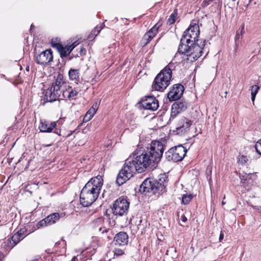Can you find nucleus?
Instances as JSON below:
<instances>
[{"mask_svg":"<svg viewBox=\"0 0 261 261\" xmlns=\"http://www.w3.org/2000/svg\"><path fill=\"white\" fill-rule=\"evenodd\" d=\"M225 204V202H224V201H223L222 202V205H224V204Z\"/></svg>","mask_w":261,"mask_h":261,"instance_id":"52","label":"nucleus"},{"mask_svg":"<svg viewBox=\"0 0 261 261\" xmlns=\"http://www.w3.org/2000/svg\"><path fill=\"white\" fill-rule=\"evenodd\" d=\"M108 230H109V229H107V228H102V227H100V228H99V231H101V232H102V233H104V232H108Z\"/></svg>","mask_w":261,"mask_h":261,"instance_id":"43","label":"nucleus"},{"mask_svg":"<svg viewBox=\"0 0 261 261\" xmlns=\"http://www.w3.org/2000/svg\"><path fill=\"white\" fill-rule=\"evenodd\" d=\"M192 198H193V196L191 194L183 195L182 197V202L184 204H187L191 201Z\"/></svg>","mask_w":261,"mask_h":261,"instance_id":"30","label":"nucleus"},{"mask_svg":"<svg viewBox=\"0 0 261 261\" xmlns=\"http://www.w3.org/2000/svg\"><path fill=\"white\" fill-rule=\"evenodd\" d=\"M53 60V52L50 49L43 51L35 56V61L39 65H49Z\"/></svg>","mask_w":261,"mask_h":261,"instance_id":"11","label":"nucleus"},{"mask_svg":"<svg viewBox=\"0 0 261 261\" xmlns=\"http://www.w3.org/2000/svg\"><path fill=\"white\" fill-rule=\"evenodd\" d=\"M155 34H151V35H149V34H145L141 40V44L143 46L146 45L155 37Z\"/></svg>","mask_w":261,"mask_h":261,"instance_id":"25","label":"nucleus"},{"mask_svg":"<svg viewBox=\"0 0 261 261\" xmlns=\"http://www.w3.org/2000/svg\"><path fill=\"white\" fill-rule=\"evenodd\" d=\"M57 122H50L45 120H41L39 128L41 132L50 133L56 126Z\"/></svg>","mask_w":261,"mask_h":261,"instance_id":"17","label":"nucleus"},{"mask_svg":"<svg viewBox=\"0 0 261 261\" xmlns=\"http://www.w3.org/2000/svg\"><path fill=\"white\" fill-rule=\"evenodd\" d=\"M184 90V87L181 84L174 85L167 94V97L169 101H173L179 99L183 94Z\"/></svg>","mask_w":261,"mask_h":261,"instance_id":"13","label":"nucleus"},{"mask_svg":"<svg viewBox=\"0 0 261 261\" xmlns=\"http://www.w3.org/2000/svg\"><path fill=\"white\" fill-rule=\"evenodd\" d=\"M72 57H70V58H69V60H71V59H72Z\"/></svg>","mask_w":261,"mask_h":261,"instance_id":"53","label":"nucleus"},{"mask_svg":"<svg viewBox=\"0 0 261 261\" xmlns=\"http://www.w3.org/2000/svg\"><path fill=\"white\" fill-rule=\"evenodd\" d=\"M99 195V193L85 185L80 193V203L84 207L89 206L96 201Z\"/></svg>","mask_w":261,"mask_h":261,"instance_id":"7","label":"nucleus"},{"mask_svg":"<svg viewBox=\"0 0 261 261\" xmlns=\"http://www.w3.org/2000/svg\"><path fill=\"white\" fill-rule=\"evenodd\" d=\"M51 46L56 48L57 50L60 48V46L62 44L60 39L59 38H53L50 42Z\"/></svg>","mask_w":261,"mask_h":261,"instance_id":"27","label":"nucleus"},{"mask_svg":"<svg viewBox=\"0 0 261 261\" xmlns=\"http://www.w3.org/2000/svg\"><path fill=\"white\" fill-rule=\"evenodd\" d=\"M105 27L104 22L97 24L94 29L93 33H100L102 29Z\"/></svg>","mask_w":261,"mask_h":261,"instance_id":"32","label":"nucleus"},{"mask_svg":"<svg viewBox=\"0 0 261 261\" xmlns=\"http://www.w3.org/2000/svg\"><path fill=\"white\" fill-rule=\"evenodd\" d=\"M138 154V152L135 151L133 153V157L130 156L125 161V163L128 166L131 167L133 172L135 170L138 173H142L145 171L149 165L153 166L151 160L145 152L140 155Z\"/></svg>","mask_w":261,"mask_h":261,"instance_id":"4","label":"nucleus"},{"mask_svg":"<svg viewBox=\"0 0 261 261\" xmlns=\"http://www.w3.org/2000/svg\"><path fill=\"white\" fill-rule=\"evenodd\" d=\"M221 3L220 0H203L201 6L205 8L210 5L213 6L214 4L219 6L220 5H221Z\"/></svg>","mask_w":261,"mask_h":261,"instance_id":"23","label":"nucleus"},{"mask_svg":"<svg viewBox=\"0 0 261 261\" xmlns=\"http://www.w3.org/2000/svg\"><path fill=\"white\" fill-rule=\"evenodd\" d=\"M47 225H48V223H47V221H46V219L44 218V219L40 221L36 224V227L34 230L39 229L41 227L47 226Z\"/></svg>","mask_w":261,"mask_h":261,"instance_id":"31","label":"nucleus"},{"mask_svg":"<svg viewBox=\"0 0 261 261\" xmlns=\"http://www.w3.org/2000/svg\"><path fill=\"white\" fill-rule=\"evenodd\" d=\"M92 117H92L91 115H90L87 113H86V114H85V115L84 117L83 121L84 122H88L89 120H90L92 118Z\"/></svg>","mask_w":261,"mask_h":261,"instance_id":"37","label":"nucleus"},{"mask_svg":"<svg viewBox=\"0 0 261 261\" xmlns=\"http://www.w3.org/2000/svg\"><path fill=\"white\" fill-rule=\"evenodd\" d=\"M115 256H120L124 254V250L120 248H115L113 251Z\"/></svg>","mask_w":261,"mask_h":261,"instance_id":"35","label":"nucleus"},{"mask_svg":"<svg viewBox=\"0 0 261 261\" xmlns=\"http://www.w3.org/2000/svg\"><path fill=\"white\" fill-rule=\"evenodd\" d=\"M191 31V33H200L199 21L196 20H193L189 28L184 32Z\"/></svg>","mask_w":261,"mask_h":261,"instance_id":"20","label":"nucleus"},{"mask_svg":"<svg viewBox=\"0 0 261 261\" xmlns=\"http://www.w3.org/2000/svg\"><path fill=\"white\" fill-rule=\"evenodd\" d=\"M175 65L170 63L162 70L155 76L152 88L155 91H163L170 85L172 77V71L174 70Z\"/></svg>","mask_w":261,"mask_h":261,"instance_id":"5","label":"nucleus"},{"mask_svg":"<svg viewBox=\"0 0 261 261\" xmlns=\"http://www.w3.org/2000/svg\"><path fill=\"white\" fill-rule=\"evenodd\" d=\"M224 238V232L223 231L221 230V232H220V236H219V242H221L222 240Z\"/></svg>","mask_w":261,"mask_h":261,"instance_id":"41","label":"nucleus"},{"mask_svg":"<svg viewBox=\"0 0 261 261\" xmlns=\"http://www.w3.org/2000/svg\"><path fill=\"white\" fill-rule=\"evenodd\" d=\"M251 175V174H249L246 176H243L242 178H241L242 180L245 181V180H247V179L249 178H250L251 177L250 176Z\"/></svg>","mask_w":261,"mask_h":261,"instance_id":"42","label":"nucleus"},{"mask_svg":"<svg viewBox=\"0 0 261 261\" xmlns=\"http://www.w3.org/2000/svg\"><path fill=\"white\" fill-rule=\"evenodd\" d=\"M187 150L182 145H179L171 147L165 152V156L168 161L177 162L181 161L185 156Z\"/></svg>","mask_w":261,"mask_h":261,"instance_id":"8","label":"nucleus"},{"mask_svg":"<svg viewBox=\"0 0 261 261\" xmlns=\"http://www.w3.org/2000/svg\"><path fill=\"white\" fill-rule=\"evenodd\" d=\"M259 89V87L257 85H255L251 87V101H252L253 103H254L256 95Z\"/></svg>","mask_w":261,"mask_h":261,"instance_id":"29","label":"nucleus"},{"mask_svg":"<svg viewBox=\"0 0 261 261\" xmlns=\"http://www.w3.org/2000/svg\"><path fill=\"white\" fill-rule=\"evenodd\" d=\"M3 256H4L3 253L0 251V261L2 260Z\"/></svg>","mask_w":261,"mask_h":261,"instance_id":"49","label":"nucleus"},{"mask_svg":"<svg viewBox=\"0 0 261 261\" xmlns=\"http://www.w3.org/2000/svg\"><path fill=\"white\" fill-rule=\"evenodd\" d=\"M133 176V172L132 171L131 167L128 166L126 163L123 168L119 171L116 178V182L119 186L123 185L127 180Z\"/></svg>","mask_w":261,"mask_h":261,"instance_id":"10","label":"nucleus"},{"mask_svg":"<svg viewBox=\"0 0 261 261\" xmlns=\"http://www.w3.org/2000/svg\"><path fill=\"white\" fill-rule=\"evenodd\" d=\"M114 241L116 245H125L127 244L128 236L126 232L120 231L115 236Z\"/></svg>","mask_w":261,"mask_h":261,"instance_id":"18","label":"nucleus"},{"mask_svg":"<svg viewBox=\"0 0 261 261\" xmlns=\"http://www.w3.org/2000/svg\"><path fill=\"white\" fill-rule=\"evenodd\" d=\"M129 202L126 198L120 197L113 203L112 210L116 216H125L128 213Z\"/></svg>","mask_w":261,"mask_h":261,"instance_id":"9","label":"nucleus"},{"mask_svg":"<svg viewBox=\"0 0 261 261\" xmlns=\"http://www.w3.org/2000/svg\"><path fill=\"white\" fill-rule=\"evenodd\" d=\"M96 112V111L94 110V109H92L91 108L87 113L90 115H91L92 117H93Z\"/></svg>","mask_w":261,"mask_h":261,"instance_id":"39","label":"nucleus"},{"mask_svg":"<svg viewBox=\"0 0 261 261\" xmlns=\"http://www.w3.org/2000/svg\"><path fill=\"white\" fill-rule=\"evenodd\" d=\"M34 28H35V25L33 24H32L31 25V27H30V31H33V29H34Z\"/></svg>","mask_w":261,"mask_h":261,"instance_id":"50","label":"nucleus"},{"mask_svg":"<svg viewBox=\"0 0 261 261\" xmlns=\"http://www.w3.org/2000/svg\"><path fill=\"white\" fill-rule=\"evenodd\" d=\"M67 41L69 43L70 47L71 48L72 50H73V49L82 42L81 38H77L76 37L71 38Z\"/></svg>","mask_w":261,"mask_h":261,"instance_id":"24","label":"nucleus"},{"mask_svg":"<svg viewBox=\"0 0 261 261\" xmlns=\"http://www.w3.org/2000/svg\"><path fill=\"white\" fill-rule=\"evenodd\" d=\"M242 38V34H236L234 40H235V45L236 47L237 48L239 45L240 42V40Z\"/></svg>","mask_w":261,"mask_h":261,"instance_id":"33","label":"nucleus"},{"mask_svg":"<svg viewBox=\"0 0 261 261\" xmlns=\"http://www.w3.org/2000/svg\"><path fill=\"white\" fill-rule=\"evenodd\" d=\"M103 221L102 218L99 217L93 221V224H100Z\"/></svg>","mask_w":261,"mask_h":261,"instance_id":"38","label":"nucleus"},{"mask_svg":"<svg viewBox=\"0 0 261 261\" xmlns=\"http://www.w3.org/2000/svg\"><path fill=\"white\" fill-rule=\"evenodd\" d=\"M92 109H94V110L96 111L98 109V105L97 103H95L93 105V106L91 107Z\"/></svg>","mask_w":261,"mask_h":261,"instance_id":"45","label":"nucleus"},{"mask_svg":"<svg viewBox=\"0 0 261 261\" xmlns=\"http://www.w3.org/2000/svg\"><path fill=\"white\" fill-rule=\"evenodd\" d=\"M177 15L178 10L177 9H175L172 13L169 16V17L167 20V23L170 24L174 23L177 19Z\"/></svg>","mask_w":261,"mask_h":261,"instance_id":"26","label":"nucleus"},{"mask_svg":"<svg viewBox=\"0 0 261 261\" xmlns=\"http://www.w3.org/2000/svg\"><path fill=\"white\" fill-rule=\"evenodd\" d=\"M200 34H185L180 39L178 52L187 56L188 62H193L202 56L205 40L199 39Z\"/></svg>","mask_w":261,"mask_h":261,"instance_id":"1","label":"nucleus"},{"mask_svg":"<svg viewBox=\"0 0 261 261\" xmlns=\"http://www.w3.org/2000/svg\"><path fill=\"white\" fill-rule=\"evenodd\" d=\"M68 75L70 80L79 81L80 79L79 70L70 69L68 71Z\"/></svg>","mask_w":261,"mask_h":261,"instance_id":"22","label":"nucleus"},{"mask_svg":"<svg viewBox=\"0 0 261 261\" xmlns=\"http://www.w3.org/2000/svg\"><path fill=\"white\" fill-rule=\"evenodd\" d=\"M244 26H245L244 23H242V24L241 25V33H243V32H244Z\"/></svg>","mask_w":261,"mask_h":261,"instance_id":"48","label":"nucleus"},{"mask_svg":"<svg viewBox=\"0 0 261 261\" xmlns=\"http://www.w3.org/2000/svg\"><path fill=\"white\" fill-rule=\"evenodd\" d=\"M72 51L67 41L64 42L58 50V51L60 54V57L62 59H64L68 56Z\"/></svg>","mask_w":261,"mask_h":261,"instance_id":"19","label":"nucleus"},{"mask_svg":"<svg viewBox=\"0 0 261 261\" xmlns=\"http://www.w3.org/2000/svg\"><path fill=\"white\" fill-rule=\"evenodd\" d=\"M11 239L14 243V245L12 246V247H13L22 239L21 237V231H18L11 237Z\"/></svg>","mask_w":261,"mask_h":261,"instance_id":"28","label":"nucleus"},{"mask_svg":"<svg viewBox=\"0 0 261 261\" xmlns=\"http://www.w3.org/2000/svg\"><path fill=\"white\" fill-rule=\"evenodd\" d=\"M168 181V177L166 174H161L158 179L148 178L145 179L140 186L139 191L141 193L146 194H160L166 190Z\"/></svg>","mask_w":261,"mask_h":261,"instance_id":"3","label":"nucleus"},{"mask_svg":"<svg viewBox=\"0 0 261 261\" xmlns=\"http://www.w3.org/2000/svg\"><path fill=\"white\" fill-rule=\"evenodd\" d=\"M86 185L99 193L103 185L102 177L100 175L93 177L87 182Z\"/></svg>","mask_w":261,"mask_h":261,"instance_id":"16","label":"nucleus"},{"mask_svg":"<svg viewBox=\"0 0 261 261\" xmlns=\"http://www.w3.org/2000/svg\"><path fill=\"white\" fill-rule=\"evenodd\" d=\"M181 220L183 222H186L187 221V218L185 215H182L181 217Z\"/></svg>","mask_w":261,"mask_h":261,"instance_id":"44","label":"nucleus"},{"mask_svg":"<svg viewBox=\"0 0 261 261\" xmlns=\"http://www.w3.org/2000/svg\"><path fill=\"white\" fill-rule=\"evenodd\" d=\"M255 148L256 152L261 155V139L256 143Z\"/></svg>","mask_w":261,"mask_h":261,"instance_id":"34","label":"nucleus"},{"mask_svg":"<svg viewBox=\"0 0 261 261\" xmlns=\"http://www.w3.org/2000/svg\"><path fill=\"white\" fill-rule=\"evenodd\" d=\"M160 26H161V24H160L159 23H157L151 29H150L147 33H154V32H158Z\"/></svg>","mask_w":261,"mask_h":261,"instance_id":"36","label":"nucleus"},{"mask_svg":"<svg viewBox=\"0 0 261 261\" xmlns=\"http://www.w3.org/2000/svg\"><path fill=\"white\" fill-rule=\"evenodd\" d=\"M187 108V103L182 101H176L173 103L171 107L170 121L174 119L176 116L181 111L186 110Z\"/></svg>","mask_w":261,"mask_h":261,"instance_id":"15","label":"nucleus"},{"mask_svg":"<svg viewBox=\"0 0 261 261\" xmlns=\"http://www.w3.org/2000/svg\"><path fill=\"white\" fill-rule=\"evenodd\" d=\"M71 261H79L76 256H73Z\"/></svg>","mask_w":261,"mask_h":261,"instance_id":"47","label":"nucleus"},{"mask_svg":"<svg viewBox=\"0 0 261 261\" xmlns=\"http://www.w3.org/2000/svg\"><path fill=\"white\" fill-rule=\"evenodd\" d=\"M94 35L95 34H90L87 37V40H88L90 41L93 40L96 36V35Z\"/></svg>","mask_w":261,"mask_h":261,"instance_id":"40","label":"nucleus"},{"mask_svg":"<svg viewBox=\"0 0 261 261\" xmlns=\"http://www.w3.org/2000/svg\"><path fill=\"white\" fill-rule=\"evenodd\" d=\"M45 219L48 225H50L55 223L59 220L60 215L58 213H54L48 215Z\"/></svg>","mask_w":261,"mask_h":261,"instance_id":"21","label":"nucleus"},{"mask_svg":"<svg viewBox=\"0 0 261 261\" xmlns=\"http://www.w3.org/2000/svg\"><path fill=\"white\" fill-rule=\"evenodd\" d=\"M141 105L146 110L155 111L159 107L158 100L153 96H146L142 99Z\"/></svg>","mask_w":261,"mask_h":261,"instance_id":"14","label":"nucleus"},{"mask_svg":"<svg viewBox=\"0 0 261 261\" xmlns=\"http://www.w3.org/2000/svg\"><path fill=\"white\" fill-rule=\"evenodd\" d=\"M65 84L62 74H59L55 82L52 83L51 87L47 89L44 95V100L46 102H52L60 98L61 94L63 98H74L78 93L75 89L68 86L65 90L63 86Z\"/></svg>","mask_w":261,"mask_h":261,"instance_id":"2","label":"nucleus"},{"mask_svg":"<svg viewBox=\"0 0 261 261\" xmlns=\"http://www.w3.org/2000/svg\"><path fill=\"white\" fill-rule=\"evenodd\" d=\"M165 149V144L158 140L152 141L144 152L151 160L153 166L159 163Z\"/></svg>","mask_w":261,"mask_h":261,"instance_id":"6","label":"nucleus"},{"mask_svg":"<svg viewBox=\"0 0 261 261\" xmlns=\"http://www.w3.org/2000/svg\"><path fill=\"white\" fill-rule=\"evenodd\" d=\"M83 50H84V51H86V50H85L84 48H83V47H82V48H81V51H81V53L83 52Z\"/></svg>","mask_w":261,"mask_h":261,"instance_id":"51","label":"nucleus"},{"mask_svg":"<svg viewBox=\"0 0 261 261\" xmlns=\"http://www.w3.org/2000/svg\"><path fill=\"white\" fill-rule=\"evenodd\" d=\"M19 231H21V237L23 239L24 238L23 235L24 234V232L26 231L25 229H21Z\"/></svg>","mask_w":261,"mask_h":261,"instance_id":"46","label":"nucleus"},{"mask_svg":"<svg viewBox=\"0 0 261 261\" xmlns=\"http://www.w3.org/2000/svg\"><path fill=\"white\" fill-rule=\"evenodd\" d=\"M192 124V121L186 117L181 118L178 123L176 128L177 135L182 136L188 133L190 130V127Z\"/></svg>","mask_w":261,"mask_h":261,"instance_id":"12","label":"nucleus"}]
</instances>
